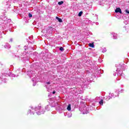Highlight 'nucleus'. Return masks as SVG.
<instances>
[{
  "label": "nucleus",
  "instance_id": "nucleus-30",
  "mask_svg": "<svg viewBox=\"0 0 129 129\" xmlns=\"http://www.w3.org/2000/svg\"><path fill=\"white\" fill-rule=\"evenodd\" d=\"M114 76H115L116 75V74H113Z\"/></svg>",
  "mask_w": 129,
  "mask_h": 129
},
{
  "label": "nucleus",
  "instance_id": "nucleus-13",
  "mask_svg": "<svg viewBox=\"0 0 129 129\" xmlns=\"http://www.w3.org/2000/svg\"><path fill=\"white\" fill-rule=\"evenodd\" d=\"M59 50H60V51H61V52H63V51H64V48H63V47H60L59 48Z\"/></svg>",
  "mask_w": 129,
  "mask_h": 129
},
{
  "label": "nucleus",
  "instance_id": "nucleus-18",
  "mask_svg": "<svg viewBox=\"0 0 129 129\" xmlns=\"http://www.w3.org/2000/svg\"><path fill=\"white\" fill-rule=\"evenodd\" d=\"M125 13H126V14H129V11L128 10H125Z\"/></svg>",
  "mask_w": 129,
  "mask_h": 129
},
{
  "label": "nucleus",
  "instance_id": "nucleus-15",
  "mask_svg": "<svg viewBox=\"0 0 129 129\" xmlns=\"http://www.w3.org/2000/svg\"><path fill=\"white\" fill-rule=\"evenodd\" d=\"M45 108L46 110H49V105H47L46 106H45Z\"/></svg>",
  "mask_w": 129,
  "mask_h": 129
},
{
  "label": "nucleus",
  "instance_id": "nucleus-11",
  "mask_svg": "<svg viewBox=\"0 0 129 129\" xmlns=\"http://www.w3.org/2000/svg\"><path fill=\"white\" fill-rule=\"evenodd\" d=\"M0 78H1L2 81H3V80H4V79H6V78H5V76H0Z\"/></svg>",
  "mask_w": 129,
  "mask_h": 129
},
{
  "label": "nucleus",
  "instance_id": "nucleus-3",
  "mask_svg": "<svg viewBox=\"0 0 129 129\" xmlns=\"http://www.w3.org/2000/svg\"><path fill=\"white\" fill-rule=\"evenodd\" d=\"M116 71H118L117 75L119 76H121L122 75V72L121 71L117 70Z\"/></svg>",
  "mask_w": 129,
  "mask_h": 129
},
{
  "label": "nucleus",
  "instance_id": "nucleus-8",
  "mask_svg": "<svg viewBox=\"0 0 129 129\" xmlns=\"http://www.w3.org/2000/svg\"><path fill=\"white\" fill-rule=\"evenodd\" d=\"M99 103L100 105H103V100H101L99 102Z\"/></svg>",
  "mask_w": 129,
  "mask_h": 129
},
{
  "label": "nucleus",
  "instance_id": "nucleus-25",
  "mask_svg": "<svg viewBox=\"0 0 129 129\" xmlns=\"http://www.w3.org/2000/svg\"><path fill=\"white\" fill-rule=\"evenodd\" d=\"M72 116V114H71L70 116L68 115V117H71Z\"/></svg>",
  "mask_w": 129,
  "mask_h": 129
},
{
  "label": "nucleus",
  "instance_id": "nucleus-5",
  "mask_svg": "<svg viewBox=\"0 0 129 129\" xmlns=\"http://www.w3.org/2000/svg\"><path fill=\"white\" fill-rule=\"evenodd\" d=\"M67 109L69 111L71 110V104H69V105L68 106V107H67Z\"/></svg>",
  "mask_w": 129,
  "mask_h": 129
},
{
  "label": "nucleus",
  "instance_id": "nucleus-12",
  "mask_svg": "<svg viewBox=\"0 0 129 129\" xmlns=\"http://www.w3.org/2000/svg\"><path fill=\"white\" fill-rule=\"evenodd\" d=\"M82 14H83V12H80L78 14L79 17H81V16H82Z\"/></svg>",
  "mask_w": 129,
  "mask_h": 129
},
{
  "label": "nucleus",
  "instance_id": "nucleus-19",
  "mask_svg": "<svg viewBox=\"0 0 129 129\" xmlns=\"http://www.w3.org/2000/svg\"><path fill=\"white\" fill-rule=\"evenodd\" d=\"M46 84H47V85L51 84V82H48L46 83Z\"/></svg>",
  "mask_w": 129,
  "mask_h": 129
},
{
  "label": "nucleus",
  "instance_id": "nucleus-21",
  "mask_svg": "<svg viewBox=\"0 0 129 129\" xmlns=\"http://www.w3.org/2000/svg\"><path fill=\"white\" fill-rule=\"evenodd\" d=\"M3 20H4V18H2L0 17V22H1V21H3Z\"/></svg>",
  "mask_w": 129,
  "mask_h": 129
},
{
  "label": "nucleus",
  "instance_id": "nucleus-22",
  "mask_svg": "<svg viewBox=\"0 0 129 129\" xmlns=\"http://www.w3.org/2000/svg\"><path fill=\"white\" fill-rule=\"evenodd\" d=\"M83 112V114H87V112H88L86 111V112Z\"/></svg>",
  "mask_w": 129,
  "mask_h": 129
},
{
  "label": "nucleus",
  "instance_id": "nucleus-2",
  "mask_svg": "<svg viewBox=\"0 0 129 129\" xmlns=\"http://www.w3.org/2000/svg\"><path fill=\"white\" fill-rule=\"evenodd\" d=\"M115 13H119L120 14H121V9L119 8H117L115 10Z\"/></svg>",
  "mask_w": 129,
  "mask_h": 129
},
{
  "label": "nucleus",
  "instance_id": "nucleus-26",
  "mask_svg": "<svg viewBox=\"0 0 129 129\" xmlns=\"http://www.w3.org/2000/svg\"><path fill=\"white\" fill-rule=\"evenodd\" d=\"M32 72V71H28V73L29 74V73H31Z\"/></svg>",
  "mask_w": 129,
  "mask_h": 129
},
{
  "label": "nucleus",
  "instance_id": "nucleus-33",
  "mask_svg": "<svg viewBox=\"0 0 129 129\" xmlns=\"http://www.w3.org/2000/svg\"><path fill=\"white\" fill-rule=\"evenodd\" d=\"M47 91H48V92H50V91L49 90V89L47 90Z\"/></svg>",
  "mask_w": 129,
  "mask_h": 129
},
{
  "label": "nucleus",
  "instance_id": "nucleus-24",
  "mask_svg": "<svg viewBox=\"0 0 129 129\" xmlns=\"http://www.w3.org/2000/svg\"><path fill=\"white\" fill-rule=\"evenodd\" d=\"M13 77H16V75H12Z\"/></svg>",
  "mask_w": 129,
  "mask_h": 129
},
{
  "label": "nucleus",
  "instance_id": "nucleus-20",
  "mask_svg": "<svg viewBox=\"0 0 129 129\" xmlns=\"http://www.w3.org/2000/svg\"><path fill=\"white\" fill-rule=\"evenodd\" d=\"M55 93H56V91H53V92H52L53 94H55Z\"/></svg>",
  "mask_w": 129,
  "mask_h": 129
},
{
  "label": "nucleus",
  "instance_id": "nucleus-28",
  "mask_svg": "<svg viewBox=\"0 0 129 129\" xmlns=\"http://www.w3.org/2000/svg\"><path fill=\"white\" fill-rule=\"evenodd\" d=\"M30 112H31V110H29V111H28V113H30Z\"/></svg>",
  "mask_w": 129,
  "mask_h": 129
},
{
  "label": "nucleus",
  "instance_id": "nucleus-27",
  "mask_svg": "<svg viewBox=\"0 0 129 129\" xmlns=\"http://www.w3.org/2000/svg\"><path fill=\"white\" fill-rule=\"evenodd\" d=\"M7 20H8V18H6L5 19V20H4V22L6 21H7Z\"/></svg>",
  "mask_w": 129,
  "mask_h": 129
},
{
  "label": "nucleus",
  "instance_id": "nucleus-31",
  "mask_svg": "<svg viewBox=\"0 0 129 129\" xmlns=\"http://www.w3.org/2000/svg\"><path fill=\"white\" fill-rule=\"evenodd\" d=\"M34 114V113H33V112H32V113H31V114Z\"/></svg>",
  "mask_w": 129,
  "mask_h": 129
},
{
  "label": "nucleus",
  "instance_id": "nucleus-9",
  "mask_svg": "<svg viewBox=\"0 0 129 129\" xmlns=\"http://www.w3.org/2000/svg\"><path fill=\"white\" fill-rule=\"evenodd\" d=\"M89 46V47H91V48H94V44L93 43H90Z\"/></svg>",
  "mask_w": 129,
  "mask_h": 129
},
{
  "label": "nucleus",
  "instance_id": "nucleus-16",
  "mask_svg": "<svg viewBox=\"0 0 129 129\" xmlns=\"http://www.w3.org/2000/svg\"><path fill=\"white\" fill-rule=\"evenodd\" d=\"M28 17H29V18H32V17H33V16L32 15V14L29 13V14H28Z\"/></svg>",
  "mask_w": 129,
  "mask_h": 129
},
{
  "label": "nucleus",
  "instance_id": "nucleus-14",
  "mask_svg": "<svg viewBox=\"0 0 129 129\" xmlns=\"http://www.w3.org/2000/svg\"><path fill=\"white\" fill-rule=\"evenodd\" d=\"M102 52L103 53L106 52V48H103Z\"/></svg>",
  "mask_w": 129,
  "mask_h": 129
},
{
  "label": "nucleus",
  "instance_id": "nucleus-10",
  "mask_svg": "<svg viewBox=\"0 0 129 129\" xmlns=\"http://www.w3.org/2000/svg\"><path fill=\"white\" fill-rule=\"evenodd\" d=\"M64 2L63 1H61L58 3V5H59V6H61V5H63V3Z\"/></svg>",
  "mask_w": 129,
  "mask_h": 129
},
{
  "label": "nucleus",
  "instance_id": "nucleus-32",
  "mask_svg": "<svg viewBox=\"0 0 129 129\" xmlns=\"http://www.w3.org/2000/svg\"><path fill=\"white\" fill-rule=\"evenodd\" d=\"M35 80H34V79H32V81H34Z\"/></svg>",
  "mask_w": 129,
  "mask_h": 129
},
{
  "label": "nucleus",
  "instance_id": "nucleus-23",
  "mask_svg": "<svg viewBox=\"0 0 129 129\" xmlns=\"http://www.w3.org/2000/svg\"><path fill=\"white\" fill-rule=\"evenodd\" d=\"M10 42H13V39H12V38H11V39H10Z\"/></svg>",
  "mask_w": 129,
  "mask_h": 129
},
{
  "label": "nucleus",
  "instance_id": "nucleus-29",
  "mask_svg": "<svg viewBox=\"0 0 129 129\" xmlns=\"http://www.w3.org/2000/svg\"><path fill=\"white\" fill-rule=\"evenodd\" d=\"M111 96H113V97L114 96V94H111Z\"/></svg>",
  "mask_w": 129,
  "mask_h": 129
},
{
  "label": "nucleus",
  "instance_id": "nucleus-6",
  "mask_svg": "<svg viewBox=\"0 0 129 129\" xmlns=\"http://www.w3.org/2000/svg\"><path fill=\"white\" fill-rule=\"evenodd\" d=\"M56 20H58V21L59 23H62V19H61L60 18H59V17H56Z\"/></svg>",
  "mask_w": 129,
  "mask_h": 129
},
{
  "label": "nucleus",
  "instance_id": "nucleus-35",
  "mask_svg": "<svg viewBox=\"0 0 129 129\" xmlns=\"http://www.w3.org/2000/svg\"><path fill=\"white\" fill-rule=\"evenodd\" d=\"M46 88H47V86H46Z\"/></svg>",
  "mask_w": 129,
  "mask_h": 129
},
{
  "label": "nucleus",
  "instance_id": "nucleus-4",
  "mask_svg": "<svg viewBox=\"0 0 129 129\" xmlns=\"http://www.w3.org/2000/svg\"><path fill=\"white\" fill-rule=\"evenodd\" d=\"M4 47L6 49H10L11 48V45L9 43H6Z\"/></svg>",
  "mask_w": 129,
  "mask_h": 129
},
{
  "label": "nucleus",
  "instance_id": "nucleus-34",
  "mask_svg": "<svg viewBox=\"0 0 129 129\" xmlns=\"http://www.w3.org/2000/svg\"><path fill=\"white\" fill-rule=\"evenodd\" d=\"M33 86H35V84H33Z\"/></svg>",
  "mask_w": 129,
  "mask_h": 129
},
{
  "label": "nucleus",
  "instance_id": "nucleus-17",
  "mask_svg": "<svg viewBox=\"0 0 129 129\" xmlns=\"http://www.w3.org/2000/svg\"><path fill=\"white\" fill-rule=\"evenodd\" d=\"M110 96H108L107 97V98H106V100H109V99H110Z\"/></svg>",
  "mask_w": 129,
  "mask_h": 129
},
{
  "label": "nucleus",
  "instance_id": "nucleus-7",
  "mask_svg": "<svg viewBox=\"0 0 129 129\" xmlns=\"http://www.w3.org/2000/svg\"><path fill=\"white\" fill-rule=\"evenodd\" d=\"M112 35H113V39H116V34L113 33H112Z\"/></svg>",
  "mask_w": 129,
  "mask_h": 129
},
{
  "label": "nucleus",
  "instance_id": "nucleus-1",
  "mask_svg": "<svg viewBox=\"0 0 129 129\" xmlns=\"http://www.w3.org/2000/svg\"><path fill=\"white\" fill-rule=\"evenodd\" d=\"M31 108L32 110H35V111L39 110L37 112V114H38V115H40V114H44V113H45V110L42 109V107L40 106L35 108V109H33V107H31Z\"/></svg>",
  "mask_w": 129,
  "mask_h": 129
}]
</instances>
